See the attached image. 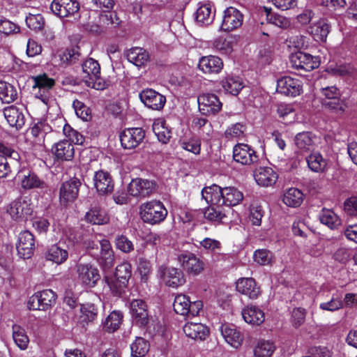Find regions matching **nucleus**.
<instances>
[{
  "label": "nucleus",
  "mask_w": 357,
  "mask_h": 357,
  "mask_svg": "<svg viewBox=\"0 0 357 357\" xmlns=\"http://www.w3.org/2000/svg\"><path fill=\"white\" fill-rule=\"evenodd\" d=\"M245 126L241 123H236L228 128L225 132V136L228 139L240 137L243 135Z\"/></svg>",
  "instance_id": "obj_64"
},
{
  "label": "nucleus",
  "mask_w": 357,
  "mask_h": 357,
  "mask_svg": "<svg viewBox=\"0 0 357 357\" xmlns=\"http://www.w3.org/2000/svg\"><path fill=\"white\" fill-rule=\"evenodd\" d=\"M130 349L133 357H144L149 350V344L144 338L137 337L130 345Z\"/></svg>",
  "instance_id": "obj_50"
},
{
  "label": "nucleus",
  "mask_w": 357,
  "mask_h": 357,
  "mask_svg": "<svg viewBox=\"0 0 357 357\" xmlns=\"http://www.w3.org/2000/svg\"><path fill=\"white\" fill-rule=\"evenodd\" d=\"M22 188L24 190L34 188L44 190L47 188V184L34 172H29L24 175L21 181Z\"/></svg>",
  "instance_id": "obj_40"
},
{
  "label": "nucleus",
  "mask_w": 357,
  "mask_h": 357,
  "mask_svg": "<svg viewBox=\"0 0 357 357\" xmlns=\"http://www.w3.org/2000/svg\"><path fill=\"white\" fill-rule=\"evenodd\" d=\"M178 260L183 268L188 273L198 275L204 269V262L192 253L179 255Z\"/></svg>",
  "instance_id": "obj_22"
},
{
  "label": "nucleus",
  "mask_w": 357,
  "mask_h": 357,
  "mask_svg": "<svg viewBox=\"0 0 357 357\" xmlns=\"http://www.w3.org/2000/svg\"><path fill=\"white\" fill-rule=\"evenodd\" d=\"M76 272L82 284L89 287H95L100 279L98 269L89 263L77 264Z\"/></svg>",
  "instance_id": "obj_10"
},
{
  "label": "nucleus",
  "mask_w": 357,
  "mask_h": 357,
  "mask_svg": "<svg viewBox=\"0 0 357 357\" xmlns=\"http://www.w3.org/2000/svg\"><path fill=\"white\" fill-rule=\"evenodd\" d=\"M4 116L11 127L17 129L21 128L24 124V116L22 112L17 107L11 105L3 109Z\"/></svg>",
  "instance_id": "obj_34"
},
{
  "label": "nucleus",
  "mask_w": 357,
  "mask_h": 357,
  "mask_svg": "<svg viewBox=\"0 0 357 357\" xmlns=\"http://www.w3.org/2000/svg\"><path fill=\"white\" fill-rule=\"evenodd\" d=\"M302 91L301 81L289 76H284L277 82V91L285 96L295 97Z\"/></svg>",
  "instance_id": "obj_19"
},
{
  "label": "nucleus",
  "mask_w": 357,
  "mask_h": 357,
  "mask_svg": "<svg viewBox=\"0 0 357 357\" xmlns=\"http://www.w3.org/2000/svg\"><path fill=\"white\" fill-rule=\"evenodd\" d=\"M20 154L11 147L0 142V177H6L13 169L20 167Z\"/></svg>",
  "instance_id": "obj_3"
},
{
  "label": "nucleus",
  "mask_w": 357,
  "mask_h": 357,
  "mask_svg": "<svg viewBox=\"0 0 357 357\" xmlns=\"http://www.w3.org/2000/svg\"><path fill=\"white\" fill-rule=\"evenodd\" d=\"M202 195L212 202L213 204H219V202L231 211V206H236L243 199V193L234 187L220 188L218 185L206 187L202 190Z\"/></svg>",
  "instance_id": "obj_1"
},
{
  "label": "nucleus",
  "mask_w": 357,
  "mask_h": 357,
  "mask_svg": "<svg viewBox=\"0 0 357 357\" xmlns=\"http://www.w3.org/2000/svg\"><path fill=\"white\" fill-rule=\"evenodd\" d=\"M202 197L209 204L204 210V218L210 222L217 223L223 222V220L227 218V214L229 212L228 209L227 210L226 207L224 206L220 202H219V204H213L212 202L209 201V198L206 199V197L202 195Z\"/></svg>",
  "instance_id": "obj_23"
},
{
  "label": "nucleus",
  "mask_w": 357,
  "mask_h": 357,
  "mask_svg": "<svg viewBox=\"0 0 357 357\" xmlns=\"http://www.w3.org/2000/svg\"><path fill=\"white\" fill-rule=\"evenodd\" d=\"M275 350L273 344L268 340H261L254 350L255 357H271Z\"/></svg>",
  "instance_id": "obj_52"
},
{
  "label": "nucleus",
  "mask_w": 357,
  "mask_h": 357,
  "mask_svg": "<svg viewBox=\"0 0 357 357\" xmlns=\"http://www.w3.org/2000/svg\"><path fill=\"white\" fill-rule=\"evenodd\" d=\"M236 290L250 299H256L260 294L259 287L252 278L239 279L236 282Z\"/></svg>",
  "instance_id": "obj_29"
},
{
  "label": "nucleus",
  "mask_w": 357,
  "mask_h": 357,
  "mask_svg": "<svg viewBox=\"0 0 357 357\" xmlns=\"http://www.w3.org/2000/svg\"><path fill=\"white\" fill-rule=\"evenodd\" d=\"M123 314L121 312H112L105 320L104 328L109 333L116 331L121 324Z\"/></svg>",
  "instance_id": "obj_51"
},
{
  "label": "nucleus",
  "mask_w": 357,
  "mask_h": 357,
  "mask_svg": "<svg viewBox=\"0 0 357 357\" xmlns=\"http://www.w3.org/2000/svg\"><path fill=\"white\" fill-rule=\"evenodd\" d=\"M220 331L225 341L233 347L238 348L241 344L243 337L234 326L222 325Z\"/></svg>",
  "instance_id": "obj_36"
},
{
  "label": "nucleus",
  "mask_w": 357,
  "mask_h": 357,
  "mask_svg": "<svg viewBox=\"0 0 357 357\" xmlns=\"http://www.w3.org/2000/svg\"><path fill=\"white\" fill-rule=\"evenodd\" d=\"M80 312L79 322L84 327L97 319L98 310L94 304L85 303L81 305Z\"/></svg>",
  "instance_id": "obj_38"
},
{
  "label": "nucleus",
  "mask_w": 357,
  "mask_h": 357,
  "mask_svg": "<svg viewBox=\"0 0 357 357\" xmlns=\"http://www.w3.org/2000/svg\"><path fill=\"white\" fill-rule=\"evenodd\" d=\"M105 281L109 286L113 295L120 296L127 287V282L116 280L114 277H105Z\"/></svg>",
  "instance_id": "obj_56"
},
{
  "label": "nucleus",
  "mask_w": 357,
  "mask_h": 357,
  "mask_svg": "<svg viewBox=\"0 0 357 357\" xmlns=\"http://www.w3.org/2000/svg\"><path fill=\"white\" fill-rule=\"evenodd\" d=\"M20 28L16 24L8 20H0V32L6 35L19 33Z\"/></svg>",
  "instance_id": "obj_63"
},
{
  "label": "nucleus",
  "mask_w": 357,
  "mask_h": 357,
  "mask_svg": "<svg viewBox=\"0 0 357 357\" xmlns=\"http://www.w3.org/2000/svg\"><path fill=\"white\" fill-rule=\"evenodd\" d=\"M17 97L16 89L10 84L0 81V99L4 103H10Z\"/></svg>",
  "instance_id": "obj_45"
},
{
  "label": "nucleus",
  "mask_w": 357,
  "mask_h": 357,
  "mask_svg": "<svg viewBox=\"0 0 357 357\" xmlns=\"http://www.w3.org/2000/svg\"><path fill=\"white\" fill-rule=\"evenodd\" d=\"M320 93L323 105L330 109L342 110L340 91L336 86L323 87L320 89Z\"/></svg>",
  "instance_id": "obj_16"
},
{
  "label": "nucleus",
  "mask_w": 357,
  "mask_h": 357,
  "mask_svg": "<svg viewBox=\"0 0 357 357\" xmlns=\"http://www.w3.org/2000/svg\"><path fill=\"white\" fill-rule=\"evenodd\" d=\"M243 319L248 324L259 326L264 321V312L256 306H248L242 311Z\"/></svg>",
  "instance_id": "obj_35"
},
{
  "label": "nucleus",
  "mask_w": 357,
  "mask_h": 357,
  "mask_svg": "<svg viewBox=\"0 0 357 357\" xmlns=\"http://www.w3.org/2000/svg\"><path fill=\"white\" fill-rule=\"evenodd\" d=\"M309 168L315 172H321L327 165V162L319 153L310 154L307 158Z\"/></svg>",
  "instance_id": "obj_49"
},
{
  "label": "nucleus",
  "mask_w": 357,
  "mask_h": 357,
  "mask_svg": "<svg viewBox=\"0 0 357 357\" xmlns=\"http://www.w3.org/2000/svg\"><path fill=\"white\" fill-rule=\"evenodd\" d=\"M201 140L197 137H190L188 139L181 142V146L185 151L195 155H199L201 151Z\"/></svg>",
  "instance_id": "obj_58"
},
{
  "label": "nucleus",
  "mask_w": 357,
  "mask_h": 357,
  "mask_svg": "<svg viewBox=\"0 0 357 357\" xmlns=\"http://www.w3.org/2000/svg\"><path fill=\"white\" fill-rule=\"evenodd\" d=\"M153 130L158 139L163 144H167L171 138L170 130L160 123H154Z\"/></svg>",
  "instance_id": "obj_60"
},
{
  "label": "nucleus",
  "mask_w": 357,
  "mask_h": 357,
  "mask_svg": "<svg viewBox=\"0 0 357 357\" xmlns=\"http://www.w3.org/2000/svg\"><path fill=\"white\" fill-rule=\"evenodd\" d=\"M185 335L195 340L202 341L209 335L208 328L200 323L188 321L183 327Z\"/></svg>",
  "instance_id": "obj_26"
},
{
  "label": "nucleus",
  "mask_w": 357,
  "mask_h": 357,
  "mask_svg": "<svg viewBox=\"0 0 357 357\" xmlns=\"http://www.w3.org/2000/svg\"><path fill=\"white\" fill-rule=\"evenodd\" d=\"M56 301V294L51 289L36 292L30 297L28 306L32 310H47Z\"/></svg>",
  "instance_id": "obj_8"
},
{
  "label": "nucleus",
  "mask_w": 357,
  "mask_h": 357,
  "mask_svg": "<svg viewBox=\"0 0 357 357\" xmlns=\"http://www.w3.org/2000/svg\"><path fill=\"white\" fill-rule=\"evenodd\" d=\"M157 190V183L153 180L136 178L128 186L130 195L137 197H146L153 194Z\"/></svg>",
  "instance_id": "obj_7"
},
{
  "label": "nucleus",
  "mask_w": 357,
  "mask_h": 357,
  "mask_svg": "<svg viewBox=\"0 0 357 357\" xmlns=\"http://www.w3.org/2000/svg\"><path fill=\"white\" fill-rule=\"evenodd\" d=\"M133 322L139 327H145L149 323L148 306L142 299H134L130 303Z\"/></svg>",
  "instance_id": "obj_15"
},
{
  "label": "nucleus",
  "mask_w": 357,
  "mask_h": 357,
  "mask_svg": "<svg viewBox=\"0 0 357 357\" xmlns=\"http://www.w3.org/2000/svg\"><path fill=\"white\" fill-rule=\"evenodd\" d=\"M254 177L259 185L268 187L275 183L278 175L271 167H259L255 171Z\"/></svg>",
  "instance_id": "obj_28"
},
{
  "label": "nucleus",
  "mask_w": 357,
  "mask_h": 357,
  "mask_svg": "<svg viewBox=\"0 0 357 357\" xmlns=\"http://www.w3.org/2000/svg\"><path fill=\"white\" fill-rule=\"evenodd\" d=\"M215 10L209 1L199 2L195 13V22L199 26H208L215 19Z\"/></svg>",
  "instance_id": "obj_20"
},
{
  "label": "nucleus",
  "mask_w": 357,
  "mask_h": 357,
  "mask_svg": "<svg viewBox=\"0 0 357 357\" xmlns=\"http://www.w3.org/2000/svg\"><path fill=\"white\" fill-rule=\"evenodd\" d=\"M13 339L15 344L20 349H25L27 348L29 339L26 335L25 329L22 326L17 324H14L13 326Z\"/></svg>",
  "instance_id": "obj_46"
},
{
  "label": "nucleus",
  "mask_w": 357,
  "mask_h": 357,
  "mask_svg": "<svg viewBox=\"0 0 357 357\" xmlns=\"http://www.w3.org/2000/svg\"><path fill=\"white\" fill-rule=\"evenodd\" d=\"M81 185L79 180L73 178L64 182L59 190V202L61 205L67 206L73 202L78 196L79 188Z\"/></svg>",
  "instance_id": "obj_13"
},
{
  "label": "nucleus",
  "mask_w": 357,
  "mask_h": 357,
  "mask_svg": "<svg viewBox=\"0 0 357 357\" xmlns=\"http://www.w3.org/2000/svg\"><path fill=\"white\" fill-rule=\"evenodd\" d=\"M198 66L204 73H218L223 68V62L219 57L211 55L202 57Z\"/></svg>",
  "instance_id": "obj_32"
},
{
  "label": "nucleus",
  "mask_w": 357,
  "mask_h": 357,
  "mask_svg": "<svg viewBox=\"0 0 357 357\" xmlns=\"http://www.w3.org/2000/svg\"><path fill=\"white\" fill-rule=\"evenodd\" d=\"M34 248V238L33 234L29 231H24L20 234L16 248L19 256L23 259H29L33 254Z\"/></svg>",
  "instance_id": "obj_25"
},
{
  "label": "nucleus",
  "mask_w": 357,
  "mask_h": 357,
  "mask_svg": "<svg viewBox=\"0 0 357 357\" xmlns=\"http://www.w3.org/2000/svg\"><path fill=\"white\" fill-rule=\"evenodd\" d=\"M82 71L89 77L86 81L88 86L96 90H103L109 86L108 82L104 80L100 77V66L98 62L89 58L86 59L82 65Z\"/></svg>",
  "instance_id": "obj_4"
},
{
  "label": "nucleus",
  "mask_w": 357,
  "mask_h": 357,
  "mask_svg": "<svg viewBox=\"0 0 357 357\" xmlns=\"http://www.w3.org/2000/svg\"><path fill=\"white\" fill-rule=\"evenodd\" d=\"M139 96L146 107L153 110L162 109L166 102L165 96L151 89L143 90Z\"/></svg>",
  "instance_id": "obj_17"
},
{
  "label": "nucleus",
  "mask_w": 357,
  "mask_h": 357,
  "mask_svg": "<svg viewBox=\"0 0 357 357\" xmlns=\"http://www.w3.org/2000/svg\"><path fill=\"white\" fill-rule=\"evenodd\" d=\"M94 186L99 194L111 193L114 190V183L110 174L103 170L98 171L93 176Z\"/></svg>",
  "instance_id": "obj_27"
},
{
  "label": "nucleus",
  "mask_w": 357,
  "mask_h": 357,
  "mask_svg": "<svg viewBox=\"0 0 357 357\" xmlns=\"http://www.w3.org/2000/svg\"><path fill=\"white\" fill-rule=\"evenodd\" d=\"M144 137V130L141 128H127L121 133L120 141L123 149H133L142 143Z\"/></svg>",
  "instance_id": "obj_12"
},
{
  "label": "nucleus",
  "mask_w": 357,
  "mask_h": 357,
  "mask_svg": "<svg viewBox=\"0 0 357 357\" xmlns=\"http://www.w3.org/2000/svg\"><path fill=\"white\" fill-rule=\"evenodd\" d=\"M131 265L128 262H124L116 266L114 278H116V280H122L123 282L128 283L131 277Z\"/></svg>",
  "instance_id": "obj_55"
},
{
  "label": "nucleus",
  "mask_w": 357,
  "mask_h": 357,
  "mask_svg": "<svg viewBox=\"0 0 357 357\" xmlns=\"http://www.w3.org/2000/svg\"><path fill=\"white\" fill-rule=\"evenodd\" d=\"M222 86L225 91L231 95L236 96L243 88L241 79L238 77H227L222 80Z\"/></svg>",
  "instance_id": "obj_44"
},
{
  "label": "nucleus",
  "mask_w": 357,
  "mask_h": 357,
  "mask_svg": "<svg viewBox=\"0 0 357 357\" xmlns=\"http://www.w3.org/2000/svg\"><path fill=\"white\" fill-rule=\"evenodd\" d=\"M82 54L78 46L70 49H66L61 54V58L63 62L68 64H74L80 60Z\"/></svg>",
  "instance_id": "obj_54"
},
{
  "label": "nucleus",
  "mask_w": 357,
  "mask_h": 357,
  "mask_svg": "<svg viewBox=\"0 0 357 357\" xmlns=\"http://www.w3.org/2000/svg\"><path fill=\"white\" fill-rule=\"evenodd\" d=\"M45 258L56 264H61L68 259V252L59 244H54L46 251Z\"/></svg>",
  "instance_id": "obj_37"
},
{
  "label": "nucleus",
  "mask_w": 357,
  "mask_h": 357,
  "mask_svg": "<svg viewBox=\"0 0 357 357\" xmlns=\"http://www.w3.org/2000/svg\"><path fill=\"white\" fill-rule=\"evenodd\" d=\"M128 61L137 66L144 65L149 59V53L142 47H133L126 53Z\"/></svg>",
  "instance_id": "obj_39"
},
{
  "label": "nucleus",
  "mask_w": 357,
  "mask_h": 357,
  "mask_svg": "<svg viewBox=\"0 0 357 357\" xmlns=\"http://www.w3.org/2000/svg\"><path fill=\"white\" fill-rule=\"evenodd\" d=\"M50 8L55 15L66 17L77 13L79 3L75 0H54Z\"/></svg>",
  "instance_id": "obj_21"
},
{
  "label": "nucleus",
  "mask_w": 357,
  "mask_h": 357,
  "mask_svg": "<svg viewBox=\"0 0 357 357\" xmlns=\"http://www.w3.org/2000/svg\"><path fill=\"white\" fill-rule=\"evenodd\" d=\"M6 211L13 220L24 221L33 213L31 199L26 197H20L8 205Z\"/></svg>",
  "instance_id": "obj_6"
},
{
  "label": "nucleus",
  "mask_w": 357,
  "mask_h": 357,
  "mask_svg": "<svg viewBox=\"0 0 357 357\" xmlns=\"http://www.w3.org/2000/svg\"><path fill=\"white\" fill-rule=\"evenodd\" d=\"M243 22V15L234 7L227 8L223 13L220 29L230 32L241 27Z\"/></svg>",
  "instance_id": "obj_11"
},
{
  "label": "nucleus",
  "mask_w": 357,
  "mask_h": 357,
  "mask_svg": "<svg viewBox=\"0 0 357 357\" xmlns=\"http://www.w3.org/2000/svg\"><path fill=\"white\" fill-rule=\"evenodd\" d=\"M303 200V192L294 188H289L284 195L283 202L291 207L299 206Z\"/></svg>",
  "instance_id": "obj_43"
},
{
  "label": "nucleus",
  "mask_w": 357,
  "mask_h": 357,
  "mask_svg": "<svg viewBox=\"0 0 357 357\" xmlns=\"http://www.w3.org/2000/svg\"><path fill=\"white\" fill-rule=\"evenodd\" d=\"M265 10L267 13V19L270 23L282 29H285L289 26L290 22L285 17L278 14H272L266 8Z\"/></svg>",
  "instance_id": "obj_61"
},
{
  "label": "nucleus",
  "mask_w": 357,
  "mask_h": 357,
  "mask_svg": "<svg viewBox=\"0 0 357 357\" xmlns=\"http://www.w3.org/2000/svg\"><path fill=\"white\" fill-rule=\"evenodd\" d=\"M33 89L45 90L49 91L55 85V80L49 77L45 73L33 76Z\"/></svg>",
  "instance_id": "obj_47"
},
{
  "label": "nucleus",
  "mask_w": 357,
  "mask_h": 357,
  "mask_svg": "<svg viewBox=\"0 0 357 357\" xmlns=\"http://www.w3.org/2000/svg\"><path fill=\"white\" fill-rule=\"evenodd\" d=\"M289 61L293 68L305 71H310L319 65L317 57L302 51L291 53L289 56Z\"/></svg>",
  "instance_id": "obj_9"
},
{
  "label": "nucleus",
  "mask_w": 357,
  "mask_h": 357,
  "mask_svg": "<svg viewBox=\"0 0 357 357\" xmlns=\"http://www.w3.org/2000/svg\"><path fill=\"white\" fill-rule=\"evenodd\" d=\"M173 307L176 314L193 317L199 315L202 310L203 303L201 301H191L188 296L179 294L175 297Z\"/></svg>",
  "instance_id": "obj_5"
},
{
  "label": "nucleus",
  "mask_w": 357,
  "mask_h": 357,
  "mask_svg": "<svg viewBox=\"0 0 357 357\" xmlns=\"http://www.w3.org/2000/svg\"><path fill=\"white\" fill-rule=\"evenodd\" d=\"M139 210L142 220L150 225L162 222L167 215V210L160 201L152 200L142 204Z\"/></svg>",
  "instance_id": "obj_2"
},
{
  "label": "nucleus",
  "mask_w": 357,
  "mask_h": 357,
  "mask_svg": "<svg viewBox=\"0 0 357 357\" xmlns=\"http://www.w3.org/2000/svg\"><path fill=\"white\" fill-rule=\"evenodd\" d=\"M234 160L242 165H250L258 160L255 151L245 144H238L234 147Z\"/></svg>",
  "instance_id": "obj_18"
},
{
  "label": "nucleus",
  "mask_w": 357,
  "mask_h": 357,
  "mask_svg": "<svg viewBox=\"0 0 357 357\" xmlns=\"http://www.w3.org/2000/svg\"><path fill=\"white\" fill-rule=\"evenodd\" d=\"M294 142L300 150L310 151L314 144L312 135L309 132H300L296 135Z\"/></svg>",
  "instance_id": "obj_48"
},
{
  "label": "nucleus",
  "mask_w": 357,
  "mask_h": 357,
  "mask_svg": "<svg viewBox=\"0 0 357 357\" xmlns=\"http://www.w3.org/2000/svg\"><path fill=\"white\" fill-rule=\"evenodd\" d=\"M86 220L93 225H104L109 222L106 211L98 206L92 208L85 215Z\"/></svg>",
  "instance_id": "obj_42"
},
{
  "label": "nucleus",
  "mask_w": 357,
  "mask_h": 357,
  "mask_svg": "<svg viewBox=\"0 0 357 357\" xmlns=\"http://www.w3.org/2000/svg\"><path fill=\"white\" fill-rule=\"evenodd\" d=\"M25 21L27 26L35 31L42 30L45 26V20L40 14L29 13Z\"/></svg>",
  "instance_id": "obj_53"
},
{
  "label": "nucleus",
  "mask_w": 357,
  "mask_h": 357,
  "mask_svg": "<svg viewBox=\"0 0 357 357\" xmlns=\"http://www.w3.org/2000/svg\"><path fill=\"white\" fill-rule=\"evenodd\" d=\"M254 260L259 265H268L273 261V253L266 249L257 250L254 252Z\"/></svg>",
  "instance_id": "obj_57"
},
{
  "label": "nucleus",
  "mask_w": 357,
  "mask_h": 357,
  "mask_svg": "<svg viewBox=\"0 0 357 357\" xmlns=\"http://www.w3.org/2000/svg\"><path fill=\"white\" fill-rule=\"evenodd\" d=\"M160 271L164 277L166 284L169 287H177L185 282L183 273L178 268L161 266Z\"/></svg>",
  "instance_id": "obj_30"
},
{
  "label": "nucleus",
  "mask_w": 357,
  "mask_h": 357,
  "mask_svg": "<svg viewBox=\"0 0 357 357\" xmlns=\"http://www.w3.org/2000/svg\"><path fill=\"white\" fill-rule=\"evenodd\" d=\"M73 107L78 117L84 121H88L90 119V109L84 103L78 100H75Z\"/></svg>",
  "instance_id": "obj_62"
},
{
  "label": "nucleus",
  "mask_w": 357,
  "mask_h": 357,
  "mask_svg": "<svg viewBox=\"0 0 357 357\" xmlns=\"http://www.w3.org/2000/svg\"><path fill=\"white\" fill-rule=\"evenodd\" d=\"M199 109L204 115H215L222 109V102L213 93H204L197 98Z\"/></svg>",
  "instance_id": "obj_14"
},
{
  "label": "nucleus",
  "mask_w": 357,
  "mask_h": 357,
  "mask_svg": "<svg viewBox=\"0 0 357 357\" xmlns=\"http://www.w3.org/2000/svg\"><path fill=\"white\" fill-rule=\"evenodd\" d=\"M116 248L124 253H130L134 250V245L128 238L123 234L115 238Z\"/></svg>",
  "instance_id": "obj_59"
},
{
  "label": "nucleus",
  "mask_w": 357,
  "mask_h": 357,
  "mask_svg": "<svg viewBox=\"0 0 357 357\" xmlns=\"http://www.w3.org/2000/svg\"><path fill=\"white\" fill-rule=\"evenodd\" d=\"M52 151L58 160L69 161L74 157V145L69 140L60 141L54 144Z\"/></svg>",
  "instance_id": "obj_31"
},
{
  "label": "nucleus",
  "mask_w": 357,
  "mask_h": 357,
  "mask_svg": "<svg viewBox=\"0 0 357 357\" xmlns=\"http://www.w3.org/2000/svg\"><path fill=\"white\" fill-rule=\"evenodd\" d=\"M307 31L316 41L325 42L330 32V26L325 20H320L310 25Z\"/></svg>",
  "instance_id": "obj_33"
},
{
  "label": "nucleus",
  "mask_w": 357,
  "mask_h": 357,
  "mask_svg": "<svg viewBox=\"0 0 357 357\" xmlns=\"http://www.w3.org/2000/svg\"><path fill=\"white\" fill-rule=\"evenodd\" d=\"M100 252L97 261L104 271L109 270L114 264V252L107 239L100 241Z\"/></svg>",
  "instance_id": "obj_24"
},
{
  "label": "nucleus",
  "mask_w": 357,
  "mask_h": 357,
  "mask_svg": "<svg viewBox=\"0 0 357 357\" xmlns=\"http://www.w3.org/2000/svg\"><path fill=\"white\" fill-rule=\"evenodd\" d=\"M320 222L331 229H337L342 224L341 219L331 209L323 208L319 215Z\"/></svg>",
  "instance_id": "obj_41"
}]
</instances>
